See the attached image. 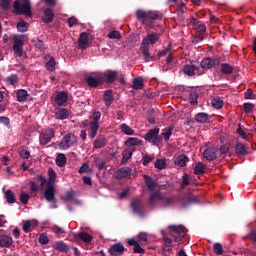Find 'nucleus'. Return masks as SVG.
Masks as SVG:
<instances>
[{
	"instance_id": "nucleus-1",
	"label": "nucleus",
	"mask_w": 256,
	"mask_h": 256,
	"mask_svg": "<svg viewBox=\"0 0 256 256\" xmlns=\"http://www.w3.org/2000/svg\"><path fill=\"white\" fill-rule=\"evenodd\" d=\"M161 39V34L154 32L152 34H148L143 40L141 44V51L144 55V59L146 63L150 61L151 54L149 53V45H155Z\"/></svg>"
},
{
	"instance_id": "nucleus-2",
	"label": "nucleus",
	"mask_w": 256,
	"mask_h": 256,
	"mask_svg": "<svg viewBox=\"0 0 256 256\" xmlns=\"http://www.w3.org/2000/svg\"><path fill=\"white\" fill-rule=\"evenodd\" d=\"M136 17L144 25H151L155 19H159V13L157 11L137 10Z\"/></svg>"
},
{
	"instance_id": "nucleus-3",
	"label": "nucleus",
	"mask_w": 256,
	"mask_h": 256,
	"mask_svg": "<svg viewBox=\"0 0 256 256\" xmlns=\"http://www.w3.org/2000/svg\"><path fill=\"white\" fill-rule=\"evenodd\" d=\"M14 11L16 15H25L26 17H32L33 13H31V1L16 0L14 2Z\"/></svg>"
},
{
	"instance_id": "nucleus-4",
	"label": "nucleus",
	"mask_w": 256,
	"mask_h": 256,
	"mask_svg": "<svg viewBox=\"0 0 256 256\" xmlns=\"http://www.w3.org/2000/svg\"><path fill=\"white\" fill-rule=\"evenodd\" d=\"M168 229H170V235L173 237L175 243H180L181 239L187 235L185 226L182 225H170Z\"/></svg>"
},
{
	"instance_id": "nucleus-5",
	"label": "nucleus",
	"mask_w": 256,
	"mask_h": 256,
	"mask_svg": "<svg viewBox=\"0 0 256 256\" xmlns=\"http://www.w3.org/2000/svg\"><path fill=\"white\" fill-rule=\"evenodd\" d=\"M25 37H27L26 35L22 34V35H18V36H14L13 41V51H14V55H16V57H23V46L25 45Z\"/></svg>"
},
{
	"instance_id": "nucleus-6",
	"label": "nucleus",
	"mask_w": 256,
	"mask_h": 256,
	"mask_svg": "<svg viewBox=\"0 0 256 256\" xmlns=\"http://www.w3.org/2000/svg\"><path fill=\"white\" fill-rule=\"evenodd\" d=\"M76 143H77V137L75 136V134L68 133L62 138L58 147L59 149L66 150V149H69V147H73V145Z\"/></svg>"
},
{
	"instance_id": "nucleus-7",
	"label": "nucleus",
	"mask_w": 256,
	"mask_h": 256,
	"mask_svg": "<svg viewBox=\"0 0 256 256\" xmlns=\"http://www.w3.org/2000/svg\"><path fill=\"white\" fill-rule=\"evenodd\" d=\"M44 198L48 203H52L50 209H57V201L55 200V186L47 185V188L44 192Z\"/></svg>"
},
{
	"instance_id": "nucleus-8",
	"label": "nucleus",
	"mask_w": 256,
	"mask_h": 256,
	"mask_svg": "<svg viewBox=\"0 0 256 256\" xmlns=\"http://www.w3.org/2000/svg\"><path fill=\"white\" fill-rule=\"evenodd\" d=\"M86 83L89 87H99L103 83L101 73H93L91 76L86 77Z\"/></svg>"
},
{
	"instance_id": "nucleus-9",
	"label": "nucleus",
	"mask_w": 256,
	"mask_h": 256,
	"mask_svg": "<svg viewBox=\"0 0 256 256\" xmlns=\"http://www.w3.org/2000/svg\"><path fill=\"white\" fill-rule=\"evenodd\" d=\"M145 140L153 143V145H157L159 143V128L149 130L145 135Z\"/></svg>"
},
{
	"instance_id": "nucleus-10",
	"label": "nucleus",
	"mask_w": 256,
	"mask_h": 256,
	"mask_svg": "<svg viewBox=\"0 0 256 256\" xmlns=\"http://www.w3.org/2000/svg\"><path fill=\"white\" fill-rule=\"evenodd\" d=\"M219 63H221V61H219V59H213V58H204L201 62H200V67L201 69H213V67L219 65Z\"/></svg>"
},
{
	"instance_id": "nucleus-11",
	"label": "nucleus",
	"mask_w": 256,
	"mask_h": 256,
	"mask_svg": "<svg viewBox=\"0 0 256 256\" xmlns=\"http://www.w3.org/2000/svg\"><path fill=\"white\" fill-rule=\"evenodd\" d=\"M53 137H55L53 129L44 130L40 135V145H47Z\"/></svg>"
},
{
	"instance_id": "nucleus-12",
	"label": "nucleus",
	"mask_w": 256,
	"mask_h": 256,
	"mask_svg": "<svg viewBox=\"0 0 256 256\" xmlns=\"http://www.w3.org/2000/svg\"><path fill=\"white\" fill-rule=\"evenodd\" d=\"M117 71L108 70L104 73H100V77H102V83H114L117 79Z\"/></svg>"
},
{
	"instance_id": "nucleus-13",
	"label": "nucleus",
	"mask_w": 256,
	"mask_h": 256,
	"mask_svg": "<svg viewBox=\"0 0 256 256\" xmlns=\"http://www.w3.org/2000/svg\"><path fill=\"white\" fill-rule=\"evenodd\" d=\"M108 251L112 256H120L123 255V253H125V246H123V244L121 243H116L110 246Z\"/></svg>"
},
{
	"instance_id": "nucleus-14",
	"label": "nucleus",
	"mask_w": 256,
	"mask_h": 256,
	"mask_svg": "<svg viewBox=\"0 0 256 256\" xmlns=\"http://www.w3.org/2000/svg\"><path fill=\"white\" fill-rule=\"evenodd\" d=\"M203 157L207 159V161H215V159H217V149L207 148L203 152Z\"/></svg>"
},
{
	"instance_id": "nucleus-15",
	"label": "nucleus",
	"mask_w": 256,
	"mask_h": 256,
	"mask_svg": "<svg viewBox=\"0 0 256 256\" xmlns=\"http://www.w3.org/2000/svg\"><path fill=\"white\" fill-rule=\"evenodd\" d=\"M69 95L67 92H59L55 97V103L59 105V107L65 105V102L68 101Z\"/></svg>"
},
{
	"instance_id": "nucleus-16",
	"label": "nucleus",
	"mask_w": 256,
	"mask_h": 256,
	"mask_svg": "<svg viewBox=\"0 0 256 256\" xmlns=\"http://www.w3.org/2000/svg\"><path fill=\"white\" fill-rule=\"evenodd\" d=\"M78 45L80 49H86L87 45H89V34H87V32L80 34Z\"/></svg>"
},
{
	"instance_id": "nucleus-17",
	"label": "nucleus",
	"mask_w": 256,
	"mask_h": 256,
	"mask_svg": "<svg viewBox=\"0 0 256 256\" xmlns=\"http://www.w3.org/2000/svg\"><path fill=\"white\" fill-rule=\"evenodd\" d=\"M128 245L134 247V253H145V249H143L141 245H139V241H137L135 238L128 239Z\"/></svg>"
},
{
	"instance_id": "nucleus-18",
	"label": "nucleus",
	"mask_w": 256,
	"mask_h": 256,
	"mask_svg": "<svg viewBox=\"0 0 256 256\" xmlns=\"http://www.w3.org/2000/svg\"><path fill=\"white\" fill-rule=\"evenodd\" d=\"M37 225H39V222H37V220H27L24 224H23V231L25 233H30V231H32L33 229H35V227H37Z\"/></svg>"
},
{
	"instance_id": "nucleus-19",
	"label": "nucleus",
	"mask_w": 256,
	"mask_h": 256,
	"mask_svg": "<svg viewBox=\"0 0 256 256\" xmlns=\"http://www.w3.org/2000/svg\"><path fill=\"white\" fill-rule=\"evenodd\" d=\"M13 245V238L7 235L0 236V247L9 248Z\"/></svg>"
},
{
	"instance_id": "nucleus-20",
	"label": "nucleus",
	"mask_w": 256,
	"mask_h": 256,
	"mask_svg": "<svg viewBox=\"0 0 256 256\" xmlns=\"http://www.w3.org/2000/svg\"><path fill=\"white\" fill-rule=\"evenodd\" d=\"M199 69L198 66L187 64L183 67V73L185 75H188V77H193L195 75L196 71Z\"/></svg>"
},
{
	"instance_id": "nucleus-21",
	"label": "nucleus",
	"mask_w": 256,
	"mask_h": 256,
	"mask_svg": "<svg viewBox=\"0 0 256 256\" xmlns=\"http://www.w3.org/2000/svg\"><path fill=\"white\" fill-rule=\"evenodd\" d=\"M132 169L129 167H122L118 170L116 177L117 179H125V177H129L132 173Z\"/></svg>"
},
{
	"instance_id": "nucleus-22",
	"label": "nucleus",
	"mask_w": 256,
	"mask_h": 256,
	"mask_svg": "<svg viewBox=\"0 0 256 256\" xmlns=\"http://www.w3.org/2000/svg\"><path fill=\"white\" fill-rule=\"evenodd\" d=\"M235 151L238 157H243L249 153V151L247 150V146L243 143H237Z\"/></svg>"
},
{
	"instance_id": "nucleus-23",
	"label": "nucleus",
	"mask_w": 256,
	"mask_h": 256,
	"mask_svg": "<svg viewBox=\"0 0 256 256\" xmlns=\"http://www.w3.org/2000/svg\"><path fill=\"white\" fill-rule=\"evenodd\" d=\"M187 162H189V157H187L185 154L179 155L174 160V164L178 167H185V165H187Z\"/></svg>"
},
{
	"instance_id": "nucleus-24",
	"label": "nucleus",
	"mask_w": 256,
	"mask_h": 256,
	"mask_svg": "<svg viewBox=\"0 0 256 256\" xmlns=\"http://www.w3.org/2000/svg\"><path fill=\"white\" fill-rule=\"evenodd\" d=\"M145 185L148 187V191L153 193L155 187H157V182H155L150 176L144 175Z\"/></svg>"
},
{
	"instance_id": "nucleus-25",
	"label": "nucleus",
	"mask_w": 256,
	"mask_h": 256,
	"mask_svg": "<svg viewBox=\"0 0 256 256\" xmlns=\"http://www.w3.org/2000/svg\"><path fill=\"white\" fill-rule=\"evenodd\" d=\"M55 18V14H53V10L51 8H47L44 10V23H53V19Z\"/></svg>"
},
{
	"instance_id": "nucleus-26",
	"label": "nucleus",
	"mask_w": 256,
	"mask_h": 256,
	"mask_svg": "<svg viewBox=\"0 0 256 256\" xmlns=\"http://www.w3.org/2000/svg\"><path fill=\"white\" fill-rule=\"evenodd\" d=\"M192 25L196 29L197 33H205V31H207V26L199 22L197 19L192 20Z\"/></svg>"
},
{
	"instance_id": "nucleus-27",
	"label": "nucleus",
	"mask_w": 256,
	"mask_h": 256,
	"mask_svg": "<svg viewBox=\"0 0 256 256\" xmlns=\"http://www.w3.org/2000/svg\"><path fill=\"white\" fill-rule=\"evenodd\" d=\"M157 201H163V195L161 194V191H157L150 195V198H149L150 205H155Z\"/></svg>"
},
{
	"instance_id": "nucleus-28",
	"label": "nucleus",
	"mask_w": 256,
	"mask_h": 256,
	"mask_svg": "<svg viewBox=\"0 0 256 256\" xmlns=\"http://www.w3.org/2000/svg\"><path fill=\"white\" fill-rule=\"evenodd\" d=\"M207 171V166L202 162H198L194 167L195 175H203Z\"/></svg>"
},
{
	"instance_id": "nucleus-29",
	"label": "nucleus",
	"mask_w": 256,
	"mask_h": 256,
	"mask_svg": "<svg viewBox=\"0 0 256 256\" xmlns=\"http://www.w3.org/2000/svg\"><path fill=\"white\" fill-rule=\"evenodd\" d=\"M192 203H199V197L192 194H188L186 196V202H183L182 206L185 208L187 207V205H191Z\"/></svg>"
},
{
	"instance_id": "nucleus-30",
	"label": "nucleus",
	"mask_w": 256,
	"mask_h": 256,
	"mask_svg": "<svg viewBox=\"0 0 256 256\" xmlns=\"http://www.w3.org/2000/svg\"><path fill=\"white\" fill-rule=\"evenodd\" d=\"M68 117H69V111H67V109L65 108H61L55 112L56 119L63 120V119H67Z\"/></svg>"
},
{
	"instance_id": "nucleus-31",
	"label": "nucleus",
	"mask_w": 256,
	"mask_h": 256,
	"mask_svg": "<svg viewBox=\"0 0 256 256\" xmlns=\"http://www.w3.org/2000/svg\"><path fill=\"white\" fill-rule=\"evenodd\" d=\"M97 131H99V122L92 121L90 123V137L92 139H95V136L97 135Z\"/></svg>"
},
{
	"instance_id": "nucleus-32",
	"label": "nucleus",
	"mask_w": 256,
	"mask_h": 256,
	"mask_svg": "<svg viewBox=\"0 0 256 256\" xmlns=\"http://www.w3.org/2000/svg\"><path fill=\"white\" fill-rule=\"evenodd\" d=\"M104 102L107 107L113 103V91L112 90H106L104 92Z\"/></svg>"
},
{
	"instance_id": "nucleus-33",
	"label": "nucleus",
	"mask_w": 256,
	"mask_h": 256,
	"mask_svg": "<svg viewBox=\"0 0 256 256\" xmlns=\"http://www.w3.org/2000/svg\"><path fill=\"white\" fill-rule=\"evenodd\" d=\"M177 203L176 197L162 198V207H171Z\"/></svg>"
},
{
	"instance_id": "nucleus-34",
	"label": "nucleus",
	"mask_w": 256,
	"mask_h": 256,
	"mask_svg": "<svg viewBox=\"0 0 256 256\" xmlns=\"http://www.w3.org/2000/svg\"><path fill=\"white\" fill-rule=\"evenodd\" d=\"M126 147H135L137 145H143V141L139 140L138 138H129L125 142Z\"/></svg>"
},
{
	"instance_id": "nucleus-35",
	"label": "nucleus",
	"mask_w": 256,
	"mask_h": 256,
	"mask_svg": "<svg viewBox=\"0 0 256 256\" xmlns=\"http://www.w3.org/2000/svg\"><path fill=\"white\" fill-rule=\"evenodd\" d=\"M28 93L27 90H18L17 91V101H19V103H23L24 101H27V97H28Z\"/></svg>"
},
{
	"instance_id": "nucleus-36",
	"label": "nucleus",
	"mask_w": 256,
	"mask_h": 256,
	"mask_svg": "<svg viewBox=\"0 0 256 256\" xmlns=\"http://www.w3.org/2000/svg\"><path fill=\"white\" fill-rule=\"evenodd\" d=\"M78 237L84 243H91V241H93V236L89 235V233H87V232H80V233H78Z\"/></svg>"
},
{
	"instance_id": "nucleus-37",
	"label": "nucleus",
	"mask_w": 256,
	"mask_h": 256,
	"mask_svg": "<svg viewBox=\"0 0 256 256\" xmlns=\"http://www.w3.org/2000/svg\"><path fill=\"white\" fill-rule=\"evenodd\" d=\"M66 164L67 157L65 156V154H58L56 157V165H58V167H65Z\"/></svg>"
},
{
	"instance_id": "nucleus-38",
	"label": "nucleus",
	"mask_w": 256,
	"mask_h": 256,
	"mask_svg": "<svg viewBox=\"0 0 256 256\" xmlns=\"http://www.w3.org/2000/svg\"><path fill=\"white\" fill-rule=\"evenodd\" d=\"M141 200L139 199H135L132 203H131V207L133 209L134 213H137L138 215H140L141 213Z\"/></svg>"
},
{
	"instance_id": "nucleus-39",
	"label": "nucleus",
	"mask_w": 256,
	"mask_h": 256,
	"mask_svg": "<svg viewBox=\"0 0 256 256\" xmlns=\"http://www.w3.org/2000/svg\"><path fill=\"white\" fill-rule=\"evenodd\" d=\"M78 173L80 174L86 173L87 175H91L93 173V169L89 167V164L84 163L78 170Z\"/></svg>"
},
{
	"instance_id": "nucleus-40",
	"label": "nucleus",
	"mask_w": 256,
	"mask_h": 256,
	"mask_svg": "<svg viewBox=\"0 0 256 256\" xmlns=\"http://www.w3.org/2000/svg\"><path fill=\"white\" fill-rule=\"evenodd\" d=\"M107 145V140L105 138H97L94 141V148L101 149Z\"/></svg>"
},
{
	"instance_id": "nucleus-41",
	"label": "nucleus",
	"mask_w": 256,
	"mask_h": 256,
	"mask_svg": "<svg viewBox=\"0 0 256 256\" xmlns=\"http://www.w3.org/2000/svg\"><path fill=\"white\" fill-rule=\"evenodd\" d=\"M195 119L197 123H207V120L209 119V115L207 113H198L195 116Z\"/></svg>"
},
{
	"instance_id": "nucleus-42",
	"label": "nucleus",
	"mask_w": 256,
	"mask_h": 256,
	"mask_svg": "<svg viewBox=\"0 0 256 256\" xmlns=\"http://www.w3.org/2000/svg\"><path fill=\"white\" fill-rule=\"evenodd\" d=\"M221 71L224 75H231V73H233V66L223 63L221 64Z\"/></svg>"
},
{
	"instance_id": "nucleus-43",
	"label": "nucleus",
	"mask_w": 256,
	"mask_h": 256,
	"mask_svg": "<svg viewBox=\"0 0 256 256\" xmlns=\"http://www.w3.org/2000/svg\"><path fill=\"white\" fill-rule=\"evenodd\" d=\"M49 180L48 185H55V180L57 179V173L53 169L48 170Z\"/></svg>"
},
{
	"instance_id": "nucleus-44",
	"label": "nucleus",
	"mask_w": 256,
	"mask_h": 256,
	"mask_svg": "<svg viewBox=\"0 0 256 256\" xmlns=\"http://www.w3.org/2000/svg\"><path fill=\"white\" fill-rule=\"evenodd\" d=\"M5 199L7 203H10V204L15 203V193L11 190H7L5 192Z\"/></svg>"
},
{
	"instance_id": "nucleus-45",
	"label": "nucleus",
	"mask_w": 256,
	"mask_h": 256,
	"mask_svg": "<svg viewBox=\"0 0 256 256\" xmlns=\"http://www.w3.org/2000/svg\"><path fill=\"white\" fill-rule=\"evenodd\" d=\"M163 131L164 132L161 133V136L164 138L165 141H169V139L171 138V135H173V127H168Z\"/></svg>"
},
{
	"instance_id": "nucleus-46",
	"label": "nucleus",
	"mask_w": 256,
	"mask_h": 256,
	"mask_svg": "<svg viewBox=\"0 0 256 256\" xmlns=\"http://www.w3.org/2000/svg\"><path fill=\"white\" fill-rule=\"evenodd\" d=\"M120 129L122 131V133H124L125 135H134L135 131L133 129H131V127H129L127 124H122L120 126Z\"/></svg>"
},
{
	"instance_id": "nucleus-47",
	"label": "nucleus",
	"mask_w": 256,
	"mask_h": 256,
	"mask_svg": "<svg viewBox=\"0 0 256 256\" xmlns=\"http://www.w3.org/2000/svg\"><path fill=\"white\" fill-rule=\"evenodd\" d=\"M185 11H187V6L185 3L181 2L177 7V15L180 16V19H183V13H185Z\"/></svg>"
},
{
	"instance_id": "nucleus-48",
	"label": "nucleus",
	"mask_w": 256,
	"mask_h": 256,
	"mask_svg": "<svg viewBox=\"0 0 256 256\" xmlns=\"http://www.w3.org/2000/svg\"><path fill=\"white\" fill-rule=\"evenodd\" d=\"M133 89H136V90L143 89V79L142 78H135L133 80Z\"/></svg>"
},
{
	"instance_id": "nucleus-49",
	"label": "nucleus",
	"mask_w": 256,
	"mask_h": 256,
	"mask_svg": "<svg viewBox=\"0 0 256 256\" xmlns=\"http://www.w3.org/2000/svg\"><path fill=\"white\" fill-rule=\"evenodd\" d=\"M19 155L21 159H29V157H31V152L25 148H20Z\"/></svg>"
},
{
	"instance_id": "nucleus-50",
	"label": "nucleus",
	"mask_w": 256,
	"mask_h": 256,
	"mask_svg": "<svg viewBox=\"0 0 256 256\" xmlns=\"http://www.w3.org/2000/svg\"><path fill=\"white\" fill-rule=\"evenodd\" d=\"M17 30L20 33H25V31H27V22H25V20H21L20 22H18Z\"/></svg>"
},
{
	"instance_id": "nucleus-51",
	"label": "nucleus",
	"mask_w": 256,
	"mask_h": 256,
	"mask_svg": "<svg viewBox=\"0 0 256 256\" xmlns=\"http://www.w3.org/2000/svg\"><path fill=\"white\" fill-rule=\"evenodd\" d=\"M153 159H155L154 155L144 154L142 157L143 165L144 166L149 165V163H151V161H153Z\"/></svg>"
},
{
	"instance_id": "nucleus-52",
	"label": "nucleus",
	"mask_w": 256,
	"mask_h": 256,
	"mask_svg": "<svg viewBox=\"0 0 256 256\" xmlns=\"http://www.w3.org/2000/svg\"><path fill=\"white\" fill-rule=\"evenodd\" d=\"M55 58L51 57L50 60L46 63L47 71H55Z\"/></svg>"
},
{
	"instance_id": "nucleus-53",
	"label": "nucleus",
	"mask_w": 256,
	"mask_h": 256,
	"mask_svg": "<svg viewBox=\"0 0 256 256\" xmlns=\"http://www.w3.org/2000/svg\"><path fill=\"white\" fill-rule=\"evenodd\" d=\"M212 107L215 109H221L223 107V100L219 98L212 99Z\"/></svg>"
},
{
	"instance_id": "nucleus-54",
	"label": "nucleus",
	"mask_w": 256,
	"mask_h": 256,
	"mask_svg": "<svg viewBox=\"0 0 256 256\" xmlns=\"http://www.w3.org/2000/svg\"><path fill=\"white\" fill-rule=\"evenodd\" d=\"M133 157V152L130 150H126L123 152V157H122V163H127Z\"/></svg>"
},
{
	"instance_id": "nucleus-55",
	"label": "nucleus",
	"mask_w": 256,
	"mask_h": 256,
	"mask_svg": "<svg viewBox=\"0 0 256 256\" xmlns=\"http://www.w3.org/2000/svg\"><path fill=\"white\" fill-rule=\"evenodd\" d=\"M53 248L56 251H67V244L63 243V242H57Z\"/></svg>"
},
{
	"instance_id": "nucleus-56",
	"label": "nucleus",
	"mask_w": 256,
	"mask_h": 256,
	"mask_svg": "<svg viewBox=\"0 0 256 256\" xmlns=\"http://www.w3.org/2000/svg\"><path fill=\"white\" fill-rule=\"evenodd\" d=\"M213 250L216 255H223V246L221 243H215L213 245Z\"/></svg>"
},
{
	"instance_id": "nucleus-57",
	"label": "nucleus",
	"mask_w": 256,
	"mask_h": 256,
	"mask_svg": "<svg viewBox=\"0 0 256 256\" xmlns=\"http://www.w3.org/2000/svg\"><path fill=\"white\" fill-rule=\"evenodd\" d=\"M29 199H31V196L25 192H21L20 194V201L23 203V205H27L29 203Z\"/></svg>"
},
{
	"instance_id": "nucleus-58",
	"label": "nucleus",
	"mask_w": 256,
	"mask_h": 256,
	"mask_svg": "<svg viewBox=\"0 0 256 256\" xmlns=\"http://www.w3.org/2000/svg\"><path fill=\"white\" fill-rule=\"evenodd\" d=\"M64 201H73L75 199V192L68 191L66 192L65 196L62 197Z\"/></svg>"
},
{
	"instance_id": "nucleus-59",
	"label": "nucleus",
	"mask_w": 256,
	"mask_h": 256,
	"mask_svg": "<svg viewBox=\"0 0 256 256\" xmlns=\"http://www.w3.org/2000/svg\"><path fill=\"white\" fill-rule=\"evenodd\" d=\"M156 169H165L167 167V162L163 159H159L155 162Z\"/></svg>"
},
{
	"instance_id": "nucleus-60",
	"label": "nucleus",
	"mask_w": 256,
	"mask_h": 256,
	"mask_svg": "<svg viewBox=\"0 0 256 256\" xmlns=\"http://www.w3.org/2000/svg\"><path fill=\"white\" fill-rule=\"evenodd\" d=\"M6 81L9 83V85H16V83L19 81V78L17 75H12L6 78Z\"/></svg>"
},
{
	"instance_id": "nucleus-61",
	"label": "nucleus",
	"mask_w": 256,
	"mask_h": 256,
	"mask_svg": "<svg viewBox=\"0 0 256 256\" xmlns=\"http://www.w3.org/2000/svg\"><path fill=\"white\" fill-rule=\"evenodd\" d=\"M0 7L4 11H7V9H9V7H11V3L9 2V0H0Z\"/></svg>"
},
{
	"instance_id": "nucleus-62",
	"label": "nucleus",
	"mask_w": 256,
	"mask_h": 256,
	"mask_svg": "<svg viewBox=\"0 0 256 256\" xmlns=\"http://www.w3.org/2000/svg\"><path fill=\"white\" fill-rule=\"evenodd\" d=\"M109 39H121V33L119 31H111L108 35Z\"/></svg>"
},
{
	"instance_id": "nucleus-63",
	"label": "nucleus",
	"mask_w": 256,
	"mask_h": 256,
	"mask_svg": "<svg viewBox=\"0 0 256 256\" xmlns=\"http://www.w3.org/2000/svg\"><path fill=\"white\" fill-rule=\"evenodd\" d=\"M137 241H138V243L139 242H147V239H148V237H147V233L146 232H140L139 234H138V236H137Z\"/></svg>"
},
{
	"instance_id": "nucleus-64",
	"label": "nucleus",
	"mask_w": 256,
	"mask_h": 256,
	"mask_svg": "<svg viewBox=\"0 0 256 256\" xmlns=\"http://www.w3.org/2000/svg\"><path fill=\"white\" fill-rule=\"evenodd\" d=\"M190 103L191 105H197V94L196 92L190 93Z\"/></svg>"
}]
</instances>
